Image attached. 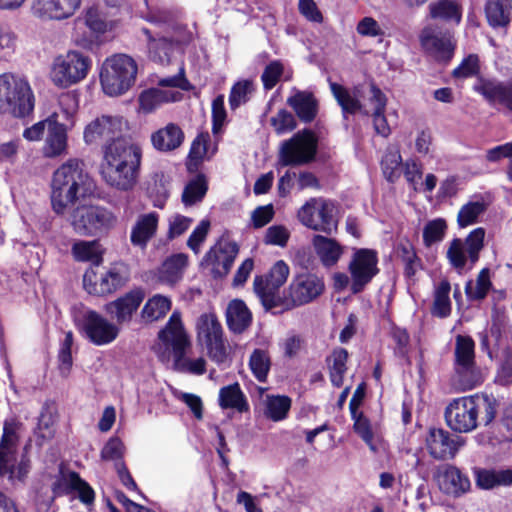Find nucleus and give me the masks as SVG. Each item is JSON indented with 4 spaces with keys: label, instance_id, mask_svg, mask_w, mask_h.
Here are the masks:
<instances>
[{
    "label": "nucleus",
    "instance_id": "nucleus-6",
    "mask_svg": "<svg viewBox=\"0 0 512 512\" xmlns=\"http://www.w3.org/2000/svg\"><path fill=\"white\" fill-rule=\"evenodd\" d=\"M21 430L22 424L13 418L4 422L0 440V476L7 477L10 481H22L30 469V461L24 454L20 459L17 457Z\"/></svg>",
    "mask_w": 512,
    "mask_h": 512
},
{
    "label": "nucleus",
    "instance_id": "nucleus-54",
    "mask_svg": "<svg viewBox=\"0 0 512 512\" xmlns=\"http://www.w3.org/2000/svg\"><path fill=\"white\" fill-rule=\"evenodd\" d=\"M249 366L256 379L265 382L271 366L268 353L262 349H255L250 356Z\"/></svg>",
    "mask_w": 512,
    "mask_h": 512
},
{
    "label": "nucleus",
    "instance_id": "nucleus-10",
    "mask_svg": "<svg viewBox=\"0 0 512 512\" xmlns=\"http://www.w3.org/2000/svg\"><path fill=\"white\" fill-rule=\"evenodd\" d=\"M75 325L80 334L97 346L112 343L119 335V327L98 312L90 309L75 315Z\"/></svg>",
    "mask_w": 512,
    "mask_h": 512
},
{
    "label": "nucleus",
    "instance_id": "nucleus-21",
    "mask_svg": "<svg viewBox=\"0 0 512 512\" xmlns=\"http://www.w3.org/2000/svg\"><path fill=\"white\" fill-rule=\"evenodd\" d=\"M238 253L234 242L219 240L204 255L201 266L208 268L214 277L228 274Z\"/></svg>",
    "mask_w": 512,
    "mask_h": 512
},
{
    "label": "nucleus",
    "instance_id": "nucleus-2",
    "mask_svg": "<svg viewBox=\"0 0 512 512\" xmlns=\"http://www.w3.org/2000/svg\"><path fill=\"white\" fill-rule=\"evenodd\" d=\"M93 179L78 159H69L55 170L51 181V203L55 213L63 215L77 201L90 195Z\"/></svg>",
    "mask_w": 512,
    "mask_h": 512
},
{
    "label": "nucleus",
    "instance_id": "nucleus-37",
    "mask_svg": "<svg viewBox=\"0 0 512 512\" xmlns=\"http://www.w3.org/2000/svg\"><path fill=\"white\" fill-rule=\"evenodd\" d=\"M330 90L344 114H355L363 110L359 100L360 87H355L353 91H350L338 83L330 82Z\"/></svg>",
    "mask_w": 512,
    "mask_h": 512
},
{
    "label": "nucleus",
    "instance_id": "nucleus-22",
    "mask_svg": "<svg viewBox=\"0 0 512 512\" xmlns=\"http://www.w3.org/2000/svg\"><path fill=\"white\" fill-rule=\"evenodd\" d=\"M464 443L462 437L451 434L444 429L432 428L426 438L430 455L438 460L453 459Z\"/></svg>",
    "mask_w": 512,
    "mask_h": 512
},
{
    "label": "nucleus",
    "instance_id": "nucleus-16",
    "mask_svg": "<svg viewBox=\"0 0 512 512\" xmlns=\"http://www.w3.org/2000/svg\"><path fill=\"white\" fill-rule=\"evenodd\" d=\"M348 271L351 277V292L353 294L362 292L379 273L377 252L367 248L355 249Z\"/></svg>",
    "mask_w": 512,
    "mask_h": 512
},
{
    "label": "nucleus",
    "instance_id": "nucleus-40",
    "mask_svg": "<svg viewBox=\"0 0 512 512\" xmlns=\"http://www.w3.org/2000/svg\"><path fill=\"white\" fill-rule=\"evenodd\" d=\"M476 484L486 490L512 486V470L479 469L476 471Z\"/></svg>",
    "mask_w": 512,
    "mask_h": 512
},
{
    "label": "nucleus",
    "instance_id": "nucleus-43",
    "mask_svg": "<svg viewBox=\"0 0 512 512\" xmlns=\"http://www.w3.org/2000/svg\"><path fill=\"white\" fill-rule=\"evenodd\" d=\"M485 12L492 27H504L510 22L512 0H488Z\"/></svg>",
    "mask_w": 512,
    "mask_h": 512
},
{
    "label": "nucleus",
    "instance_id": "nucleus-19",
    "mask_svg": "<svg viewBox=\"0 0 512 512\" xmlns=\"http://www.w3.org/2000/svg\"><path fill=\"white\" fill-rule=\"evenodd\" d=\"M127 281V271L124 265L115 264L105 273L98 275L93 268L88 269L83 276V285L89 294L107 295L121 288Z\"/></svg>",
    "mask_w": 512,
    "mask_h": 512
},
{
    "label": "nucleus",
    "instance_id": "nucleus-45",
    "mask_svg": "<svg viewBox=\"0 0 512 512\" xmlns=\"http://www.w3.org/2000/svg\"><path fill=\"white\" fill-rule=\"evenodd\" d=\"M348 352L344 348H336L327 358L329 377L333 386L341 387L343 385L344 375L347 371Z\"/></svg>",
    "mask_w": 512,
    "mask_h": 512
},
{
    "label": "nucleus",
    "instance_id": "nucleus-56",
    "mask_svg": "<svg viewBox=\"0 0 512 512\" xmlns=\"http://www.w3.org/2000/svg\"><path fill=\"white\" fill-rule=\"evenodd\" d=\"M209 142V135L207 133L199 134L191 144L190 152L188 155L187 168L190 171L196 170L200 162L204 159L207 153V144Z\"/></svg>",
    "mask_w": 512,
    "mask_h": 512
},
{
    "label": "nucleus",
    "instance_id": "nucleus-15",
    "mask_svg": "<svg viewBox=\"0 0 512 512\" xmlns=\"http://www.w3.org/2000/svg\"><path fill=\"white\" fill-rule=\"evenodd\" d=\"M197 340L205 346L209 357L216 363L226 359V348L223 339V329L213 312L201 314L195 324Z\"/></svg>",
    "mask_w": 512,
    "mask_h": 512
},
{
    "label": "nucleus",
    "instance_id": "nucleus-4",
    "mask_svg": "<svg viewBox=\"0 0 512 512\" xmlns=\"http://www.w3.org/2000/svg\"><path fill=\"white\" fill-rule=\"evenodd\" d=\"M138 73L136 61L126 54H115L104 60L100 68V84L110 97L127 93L135 84Z\"/></svg>",
    "mask_w": 512,
    "mask_h": 512
},
{
    "label": "nucleus",
    "instance_id": "nucleus-13",
    "mask_svg": "<svg viewBox=\"0 0 512 512\" xmlns=\"http://www.w3.org/2000/svg\"><path fill=\"white\" fill-rule=\"evenodd\" d=\"M159 346L156 353L162 362L169 361L170 354L173 358L181 356L182 352L190 347V338L184 328L181 313L173 311L166 325L159 331Z\"/></svg>",
    "mask_w": 512,
    "mask_h": 512
},
{
    "label": "nucleus",
    "instance_id": "nucleus-55",
    "mask_svg": "<svg viewBox=\"0 0 512 512\" xmlns=\"http://www.w3.org/2000/svg\"><path fill=\"white\" fill-rule=\"evenodd\" d=\"M474 348L472 338L458 335L455 342V365L475 363Z\"/></svg>",
    "mask_w": 512,
    "mask_h": 512
},
{
    "label": "nucleus",
    "instance_id": "nucleus-3",
    "mask_svg": "<svg viewBox=\"0 0 512 512\" xmlns=\"http://www.w3.org/2000/svg\"><path fill=\"white\" fill-rule=\"evenodd\" d=\"M487 425L496 414V401L488 396H467L455 399L445 410L447 425L454 431L467 433L477 427L479 414Z\"/></svg>",
    "mask_w": 512,
    "mask_h": 512
},
{
    "label": "nucleus",
    "instance_id": "nucleus-17",
    "mask_svg": "<svg viewBox=\"0 0 512 512\" xmlns=\"http://www.w3.org/2000/svg\"><path fill=\"white\" fill-rule=\"evenodd\" d=\"M324 290V282L318 276L302 273L293 278L284 297L280 312L307 304L316 299Z\"/></svg>",
    "mask_w": 512,
    "mask_h": 512
},
{
    "label": "nucleus",
    "instance_id": "nucleus-49",
    "mask_svg": "<svg viewBox=\"0 0 512 512\" xmlns=\"http://www.w3.org/2000/svg\"><path fill=\"white\" fill-rule=\"evenodd\" d=\"M351 417L354 421V432L359 435L373 453H377L379 441L368 418L358 411H352Z\"/></svg>",
    "mask_w": 512,
    "mask_h": 512
},
{
    "label": "nucleus",
    "instance_id": "nucleus-63",
    "mask_svg": "<svg viewBox=\"0 0 512 512\" xmlns=\"http://www.w3.org/2000/svg\"><path fill=\"white\" fill-rule=\"evenodd\" d=\"M290 238V231L283 225L270 226L264 236V243L279 247H285Z\"/></svg>",
    "mask_w": 512,
    "mask_h": 512
},
{
    "label": "nucleus",
    "instance_id": "nucleus-52",
    "mask_svg": "<svg viewBox=\"0 0 512 512\" xmlns=\"http://www.w3.org/2000/svg\"><path fill=\"white\" fill-rule=\"evenodd\" d=\"M208 190L207 180L204 175H198L184 188L182 201L185 206L194 205L202 201Z\"/></svg>",
    "mask_w": 512,
    "mask_h": 512
},
{
    "label": "nucleus",
    "instance_id": "nucleus-28",
    "mask_svg": "<svg viewBox=\"0 0 512 512\" xmlns=\"http://www.w3.org/2000/svg\"><path fill=\"white\" fill-rule=\"evenodd\" d=\"M189 264V258L184 253H177L166 258L156 271V279L161 284L175 286L179 283Z\"/></svg>",
    "mask_w": 512,
    "mask_h": 512
},
{
    "label": "nucleus",
    "instance_id": "nucleus-31",
    "mask_svg": "<svg viewBox=\"0 0 512 512\" xmlns=\"http://www.w3.org/2000/svg\"><path fill=\"white\" fill-rule=\"evenodd\" d=\"M170 177L162 170L152 172L145 182L147 196L155 208L163 209L169 198Z\"/></svg>",
    "mask_w": 512,
    "mask_h": 512
},
{
    "label": "nucleus",
    "instance_id": "nucleus-8",
    "mask_svg": "<svg viewBox=\"0 0 512 512\" xmlns=\"http://www.w3.org/2000/svg\"><path fill=\"white\" fill-rule=\"evenodd\" d=\"M92 67V59L77 50H69L58 55L51 68L53 83L61 88H67L83 81Z\"/></svg>",
    "mask_w": 512,
    "mask_h": 512
},
{
    "label": "nucleus",
    "instance_id": "nucleus-57",
    "mask_svg": "<svg viewBox=\"0 0 512 512\" xmlns=\"http://www.w3.org/2000/svg\"><path fill=\"white\" fill-rule=\"evenodd\" d=\"M447 224L444 219L437 218L429 221L423 229V242L430 247L441 242L446 234Z\"/></svg>",
    "mask_w": 512,
    "mask_h": 512
},
{
    "label": "nucleus",
    "instance_id": "nucleus-12",
    "mask_svg": "<svg viewBox=\"0 0 512 512\" xmlns=\"http://www.w3.org/2000/svg\"><path fill=\"white\" fill-rule=\"evenodd\" d=\"M419 40L424 52L434 61L446 64L452 59L456 40L448 26L428 24L422 29Z\"/></svg>",
    "mask_w": 512,
    "mask_h": 512
},
{
    "label": "nucleus",
    "instance_id": "nucleus-1",
    "mask_svg": "<svg viewBox=\"0 0 512 512\" xmlns=\"http://www.w3.org/2000/svg\"><path fill=\"white\" fill-rule=\"evenodd\" d=\"M141 162V147L126 139H118L103 146L100 174L110 187L128 191L138 181Z\"/></svg>",
    "mask_w": 512,
    "mask_h": 512
},
{
    "label": "nucleus",
    "instance_id": "nucleus-39",
    "mask_svg": "<svg viewBox=\"0 0 512 512\" xmlns=\"http://www.w3.org/2000/svg\"><path fill=\"white\" fill-rule=\"evenodd\" d=\"M483 381V376L475 363L455 365L453 383L461 391L471 390Z\"/></svg>",
    "mask_w": 512,
    "mask_h": 512
},
{
    "label": "nucleus",
    "instance_id": "nucleus-32",
    "mask_svg": "<svg viewBox=\"0 0 512 512\" xmlns=\"http://www.w3.org/2000/svg\"><path fill=\"white\" fill-rule=\"evenodd\" d=\"M287 104L303 122H311L317 115L318 102L309 91H300L294 88L287 99Z\"/></svg>",
    "mask_w": 512,
    "mask_h": 512
},
{
    "label": "nucleus",
    "instance_id": "nucleus-11",
    "mask_svg": "<svg viewBox=\"0 0 512 512\" xmlns=\"http://www.w3.org/2000/svg\"><path fill=\"white\" fill-rule=\"evenodd\" d=\"M289 272V266L279 260L265 277L258 276L254 279V291L266 310L280 312L284 297L280 296L279 289L286 282Z\"/></svg>",
    "mask_w": 512,
    "mask_h": 512
},
{
    "label": "nucleus",
    "instance_id": "nucleus-41",
    "mask_svg": "<svg viewBox=\"0 0 512 512\" xmlns=\"http://www.w3.org/2000/svg\"><path fill=\"white\" fill-rule=\"evenodd\" d=\"M171 298L162 294L150 297L141 310V317L145 322H155L166 316L171 310Z\"/></svg>",
    "mask_w": 512,
    "mask_h": 512
},
{
    "label": "nucleus",
    "instance_id": "nucleus-25",
    "mask_svg": "<svg viewBox=\"0 0 512 512\" xmlns=\"http://www.w3.org/2000/svg\"><path fill=\"white\" fill-rule=\"evenodd\" d=\"M67 125L59 122V114L52 112L47 117V136L43 146V154L48 158L63 156L67 153Z\"/></svg>",
    "mask_w": 512,
    "mask_h": 512
},
{
    "label": "nucleus",
    "instance_id": "nucleus-5",
    "mask_svg": "<svg viewBox=\"0 0 512 512\" xmlns=\"http://www.w3.org/2000/svg\"><path fill=\"white\" fill-rule=\"evenodd\" d=\"M34 104L27 79L10 72L0 74V114L22 118L33 111Z\"/></svg>",
    "mask_w": 512,
    "mask_h": 512
},
{
    "label": "nucleus",
    "instance_id": "nucleus-7",
    "mask_svg": "<svg viewBox=\"0 0 512 512\" xmlns=\"http://www.w3.org/2000/svg\"><path fill=\"white\" fill-rule=\"evenodd\" d=\"M68 222L76 234L96 236L112 229L117 223V217L102 206L79 205L70 212Z\"/></svg>",
    "mask_w": 512,
    "mask_h": 512
},
{
    "label": "nucleus",
    "instance_id": "nucleus-61",
    "mask_svg": "<svg viewBox=\"0 0 512 512\" xmlns=\"http://www.w3.org/2000/svg\"><path fill=\"white\" fill-rule=\"evenodd\" d=\"M210 225L211 224L209 220H201L199 224L194 228L187 240L188 248L192 250L196 255L201 251V247L208 236Z\"/></svg>",
    "mask_w": 512,
    "mask_h": 512
},
{
    "label": "nucleus",
    "instance_id": "nucleus-30",
    "mask_svg": "<svg viewBox=\"0 0 512 512\" xmlns=\"http://www.w3.org/2000/svg\"><path fill=\"white\" fill-rule=\"evenodd\" d=\"M78 491L80 499L84 503H90L94 499V491L83 481L76 472L61 471L57 480L53 483V492L56 495L68 494L71 491Z\"/></svg>",
    "mask_w": 512,
    "mask_h": 512
},
{
    "label": "nucleus",
    "instance_id": "nucleus-42",
    "mask_svg": "<svg viewBox=\"0 0 512 512\" xmlns=\"http://www.w3.org/2000/svg\"><path fill=\"white\" fill-rule=\"evenodd\" d=\"M73 257L80 262L99 265L103 260V248L97 240H78L72 246Z\"/></svg>",
    "mask_w": 512,
    "mask_h": 512
},
{
    "label": "nucleus",
    "instance_id": "nucleus-35",
    "mask_svg": "<svg viewBox=\"0 0 512 512\" xmlns=\"http://www.w3.org/2000/svg\"><path fill=\"white\" fill-rule=\"evenodd\" d=\"M314 250L325 267H333L343 255V247L333 238L315 235L312 239Z\"/></svg>",
    "mask_w": 512,
    "mask_h": 512
},
{
    "label": "nucleus",
    "instance_id": "nucleus-50",
    "mask_svg": "<svg viewBox=\"0 0 512 512\" xmlns=\"http://www.w3.org/2000/svg\"><path fill=\"white\" fill-rule=\"evenodd\" d=\"M78 98L72 92L62 93L58 98V110L59 122L67 125V128L71 129L75 125V117L78 111Z\"/></svg>",
    "mask_w": 512,
    "mask_h": 512
},
{
    "label": "nucleus",
    "instance_id": "nucleus-48",
    "mask_svg": "<svg viewBox=\"0 0 512 512\" xmlns=\"http://www.w3.org/2000/svg\"><path fill=\"white\" fill-rule=\"evenodd\" d=\"M219 405L223 409H236L243 412L248 405L238 383L222 387L219 391Z\"/></svg>",
    "mask_w": 512,
    "mask_h": 512
},
{
    "label": "nucleus",
    "instance_id": "nucleus-59",
    "mask_svg": "<svg viewBox=\"0 0 512 512\" xmlns=\"http://www.w3.org/2000/svg\"><path fill=\"white\" fill-rule=\"evenodd\" d=\"M402 157L400 152L396 149L387 150L386 154L382 159V170L386 179L390 182H394L400 176V164Z\"/></svg>",
    "mask_w": 512,
    "mask_h": 512
},
{
    "label": "nucleus",
    "instance_id": "nucleus-44",
    "mask_svg": "<svg viewBox=\"0 0 512 512\" xmlns=\"http://www.w3.org/2000/svg\"><path fill=\"white\" fill-rule=\"evenodd\" d=\"M179 92H165L158 88L143 91L139 96V105L143 112L150 113L165 102L176 101L180 97Z\"/></svg>",
    "mask_w": 512,
    "mask_h": 512
},
{
    "label": "nucleus",
    "instance_id": "nucleus-53",
    "mask_svg": "<svg viewBox=\"0 0 512 512\" xmlns=\"http://www.w3.org/2000/svg\"><path fill=\"white\" fill-rule=\"evenodd\" d=\"M491 288L490 273L488 269H482L475 281L467 282L465 292L468 299L475 301L486 297Z\"/></svg>",
    "mask_w": 512,
    "mask_h": 512
},
{
    "label": "nucleus",
    "instance_id": "nucleus-14",
    "mask_svg": "<svg viewBox=\"0 0 512 512\" xmlns=\"http://www.w3.org/2000/svg\"><path fill=\"white\" fill-rule=\"evenodd\" d=\"M297 217L305 227L328 235L337 228L333 203L321 197L306 201L298 210Z\"/></svg>",
    "mask_w": 512,
    "mask_h": 512
},
{
    "label": "nucleus",
    "instance_id": "nucleus-26",
    "mask_svg": "<svg viewBox=\"0 0 512 512\" xmlns=\"http://www.w3.org/2000/svg\"><path fill=\"white\" fill-rule=\"evenodd\" d=\"M160 215L149 211L137 215L130 231V242L134 247L145 250L158 231Z\"/></svg>",
    "mask_w": 512,
    "mask_h": 512
},
{
    "label": "nucleus",
    "instance_id": "nucleus-27",
    "mask_svg": "<svg viewBox=\"0 0 512 512\" xmlns=\"http://www.w3.org/2000/svg\"><path fill=\"white\" fill-rule=\"evenodd\" d=\"M439 489L454 497L466 493L470 489L469 478L453 465H444L440 467L435 475Z\"/></svg>",
    "mask_w": 512,
    "mask_h": 512
},
{
    "label": "nucleus",
    "instance_id": "nucleus-60",
    "mask_svg": "<svg viewBox=\"0 0 512 512\" xmlns=\"http://www.w3.org/2000/svg\"><path fill=\"white\" fill-rule=\"evenodd\" d=\"M186 352H182L181 356L173 358V367L176 371L202 375L206 371V361L203 358L189 359L185 357Z\"/></svg>",
    "mask_w": 512,
    "mask_h": 512
},
{
    "label": "nucleus",
    "instance_id": "nucleus-18",
    "mask_svg": "<svg viewBox=\"0 0 512 512\" xmlns=\"http://www.w3.org/2000/svg\"><path fill=\"white\" fill-rule=\"evenodd\" d=\"M127 122L121 116L102 115L90 121L84 128L83 140L87 145H104L115 142L122 137Z\"/></svg>",
    "mask_w": 512,
    "mask_h": 512
},
{
    "label": "nucleus",
    "instance_id": "nucleus-46",
    "mask_svg": "<svg viewBox=\"0 0 512 512\" xmlns=\"http://www.w3.org/2000/svg\"><path fill=\"white\" fill-rule=\"evenodd\" d=\"M487 208L488 203L482 197L473 198L460 208L457 215L458 225L464 228L475 224Z\"/></svg>",
    "mask_w": 512,
    "mask_h": 512
},
{
    "label": "nucleus",
    "instance_id": "nucleus-36",
    "mask_svg": "<svg viewBox=\"0 0 512 512\" xmlns=\"http://www.w3.org/2000/svg\"><path fill=\"white\" fill-rule=\"evenodd\" d=\"M184 140V133L179 126L170 123L164 128L154 132L151 141L155 149L159 151H172L177 149Z\"/></svg>",
    "mask_w": 512,
    "mask_h": 512
},
{
    "label": "nucleus",
    "instance_id": "nucleus-38",
    "mask_svg": "<svg viewBox=\"0 0 512 512\" xmlns=\"http://www.w3.org/2000/svg\"><path fill=\"white\" fill-rule=\"evenodd\" d=\"M228 327L234 333H242L252 321V314L246 304L239 299L232 300L226 310Z\"/></svg>",
    "mask_w": 512,
    "mask_h": 512
},
{
    "label": "nucleus",
    "instance_id": "nucleus-24",
    "mask_svg": "<svg viewBox=\"0 0 512 512\" xmlns=\"http://www.w3.org/2000/svg\"><path fill=\"white\" fill-rule=\"evenodd\" d=\"M144 297L143 290H131L116 300L105 304L104 311L115 320V324L119 327V325L129 323L132 320Z\"/></svg>",
    "mask_w": 512,
    "mask_h": 512
},
{
    "label": "nucleus",
    "instance_id": "nucleus-29",
    "mask_svg": "<svg viewBox=\"0 0 512 512\" xmlns=\"http://www.w3.org/2000/svg\"><path fill=\"white\" fill-rule=\"evenodd\" d=\"M476 90L491 103H500L512 112V82L484 81ZM507 176L512 181V159L507 167Z\"/></svg>",
    "mask_w": 512,
    "mask_h": 512
},
{
    "label": "nucleus",
    "instance_id": "nucleus-9",
    "mask_svg": "<svg viewBox=\"0 0 512 512\" xmlns=\"http://www.w3.org/2000/svg\"><path fill=\"white\" fill-rule=\"evenodd\" d=\"M485 229L472 230L465 239L454 238L447 246L446 257L449 264L459 273L471 270L479 260L484 247Z\"/></svg>",
    "mask_w": 512,
    "mask_h": 512
},
{
    "label": "nucleus",
    "instance_id": "nucleus-51",
    "mask_svg": "<svg viewBox=\"0 0 512 512\" xmlns=\"http://www.w3.org/2000/svg\"><path fill=\"white\" fill-rule=\"evenodd\" d=\"M451 285L448 280L444 279L439 282L434 290V301L432 307V314L445 318L451 313L450 294Z\"/></svg>",
    "mask_w": 512,
    "mask_h": 512
},
{
    "label": "nucleus",
    "instance_id": "nucleus-47",
    "mask_svg": "<svg viewBox=\"0 0 512 512\" xmlns=\"http://www.w3.org/2000/svg\"><path fill=\"white\" fill-rule=\"evenodd\" d=\"M291 408V399L285 395H267L264 399V414L278 422L284 420Z\"/></svg>",
    "mask_w": 512,
    "mask_h": 512
},
{
    "label": "nucleus",
    "instance_id": "nucleus-34",
    "mask_svg": "<svg viewBox=\"0 0 512 512\" xmlns=\"http://www.w3.org/2000/svg\"><path fill=\"white\" fill-rule=\"evenodd\" d=\"M142 32L147 36L150 59L161 65L169 64L178 49V44L165 37L154 38L147 28H143Z\"/></svg>",
    "mask_w": 512,
    "mask_h": 512
},
{
    "label": "nucleus",
    "instance_id": "nucleus-20",
    "mask_svg": "<svg viewBox=\"0 0 512 512\" xmlns=\"http://www.w3.org/2000/svg\"><path fill=\"white\" fill-rule=\"evenodd\" d=\"M317 150V140L310 131L298 132L282 144L280 159L283 165H302L310 162Z\"/></svg>",
    "mask_w": 512,
    "mask_h": 512
},
{
    "label": "nucleus",
    "instance_id": "nucleus-64",
    "mask_svg": "<svg viewBox=\"0 0 512 512\" xmlns=\"http://www.w3.org/2000/svg\"><path fill=\"white\" fill-rule=\"evenodd\" d=\"M85 24L95 33H104L108 24L97 6H91L84 12Z\"/></svg>",
    "mask_w": 512,
    "mask_h": 512
},
{
    "label": "nucleus",
    "instance_id": "nucleus-62",
    "mask_svg": "<svg viewBox=\"0 0 512 512\" xmlns=\"http://www.w3.org/2000/svg\"><path fill=\"white\" fill-rule=\"evenodd\" d=\"M193 218L174 214L168 219L167 238L173 240L183 235L192 225Z\"/></svg>",
    "mask_w": 512,
    "mask_h": 512
},
{
    "label": "nucleus",
    "instance_id": "nucleus-58",
    "mask_svg": "<svg viewBox=\"0 0 512 512\" xmlns=\"http://www.w3.org/2000/svg\"><path fill=\"white\" fill-rule=\"evenodd\" d=\"M18 37L9 27L0 24V63L8 61L15 53Z\"/></svg>",
    "mask_w": 512,
    "mask_h": 512
},
{
    "label": "nucleus",
    "instance_id": "nucleus-33",
    "mask_svg": "<svg viewBox=\"0 0 512 512\" xmlns=\"http://www.w3.org/2000/svg\"><path fill=\"white\" fill-rule=\"evenodd\" d=\"M429 16L441 20L446 25H459L462 20L463 8L459 0H436L428 6Z\"/></svg>",
    "mask_w": 512,
    "mask_h": 512
},
{
    "label": "nucleus",
    "instance_id": "nucleus-23",
    "mask_svg": "<svg viewBox=\"0 0 512 512\" xmlns=\"http://www.w3.org/2000/svg\"><path fill=\"white\" fill-rule=\"evenodd\" d=\"M82 0H34L32 14L41 20L62 21L72 17Z\"/></svg>",
    "mask_w": 512,
    "mask_h": 512
}]
</instances>
